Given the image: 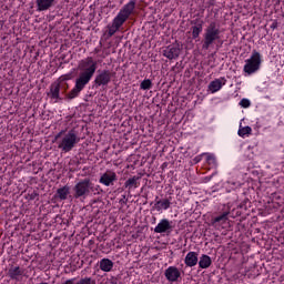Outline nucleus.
<instances>
[{
    "label": "nucleus",
    "instance_id": "nucleus-6",
    "mask_svg": "<svg viewBox=\"0 0 284 284\" xmlns=\"http://www.w3.org/2000/svg\"><path fill=\"white\" fill-rule=\"evenodd\" d=\"M114 77H116V72H112L111 70H98V74L94 79L95 88L108 87Z\"/></svg>",
    "mask_w": 284,
    "mask_h": 284
},
{
    "label": "nucleus",
    "instance_id": "nucleus-3",
    "mask_svg": "<svg viewBox=\"0 0 284 284\" xmlns=\"http://www.w3.org/2000/svg\"><path fill=\"white\" fill-rule=\"evenodd\" d=\"M221 39V28L216 21H211L204 30L202 50H210Z\"/></svg>",
    "mask_w": 284,
    "mask_h": 284
},
{
    "label": "nucleus",
    "instance_id": "nucleus-26",
    "mask_svg": "<svg viewBox=\"0 0 284 284\" xmlns=\"http://www.w3.org/2000/svg\"><path fill=\"white\" fill-rule=\"evenodd\" d=\"M72 77H73L72 73H67V74H63L60 78H58V80H55V81L59 82L61 85V83H65V81H70L72 79Z\"/></svg>",
    "mask_w": 284,
    "mask_h": 284
},
{
    "label": "nucleus",
    "instance_id": "nucleus-34",
    "mask_svg": "<svg viewBox=\"0 0 284 284\" xmlns=\"http://www.w3.org/2000/svg\"><path fill=\"white\" fill-rule=\"evenodd\" d=\"M62 284H74V278L67 280Z\"/></svg>",
    "mask_w": 284,
    "mask_h": 284
},
{
    "label": "nucleus",
    "instance_id": "nucleus-25",
    "mask_svg": "<svg viewBox=\"0 0 284 284\" xmlns=\"http://www.w3.org/2000/svg\"><path fill=\"white\" fill-rule=\"evenodd\" d=\"M75 284H97V280L92 277H82Z\"/></svg>",
    "mask_w": 284,
    "mask_h": 284
},
{
    "label": "nucleus",
    "instance_id": "nucleus-22",
    "mask_svg": "<svg viewBox=\"0 0 284 284\" xmlns=\"http://www.w3.org/2000/svg\"><path fill=\"white\" fill-rule=\"evenodd\" d=\"M58 197L61 201H65L68 199V194H70V186L65 185L57 190Z\"/></svg>",
    "mask_w": 284,
    "mask_h": 284
},
{
    "label": "nucleus",
    "instance_id": "nucleus-10",
    "mask_svg": "<svg viewBox=\"0 0 284 284\" xmlns=\"http://www.w3.org/2000/svg\"><path fill=\"white\" fill-rule=\"evenodd\" d=\"M174 226H172V222L168 219L161 220V222L155 226V234H165V232H172Z\"/></svg>",
    "mask_w": 284,
    "mask_h": 284
},
{
    "label": "nucleus",
    "instance_id": "nucleus-33",
    "mask_svg": "<svg viewBox=\"0 0 284 284\" xmlns=\"http://www.w3.org/2000/svg\"><path fill=\"white\" fill-rule=\"evenodd\" d=\"M271 28L272 30H276L278 28V22L277 21H274L272 24H271Z\"/></svg>",
    "mask_w": 284,
    "mask_h": 284
},
{
    "label": "nucleus",
    "instance_id": "nucleus-18",
    "mask_svg": "<svg viewBox=\"0 0 284 284\" xmlns=\"http://www.w3.org/2000/svg\"><path fill=\"white\" fill-rule=\"evenodd\" d=\"M23 274H24L23 268L19 266L11 267L8 273V275L10 276V278H12V281H19V276H23Z\"/></svg>",
    "mask_w": 284,
    "mask_h": 284
},
{
    "label": "nucleus",
    "instance_id": "nucleus-20",
    "mask_svg": "<svg viewBox=\"0 0 284 284\" xmlns=\"http://www.w3.org/2000/svg\"><path fill=\"white\" fill-rule=\"evenodd\" d=\"M211 265H212V257L203 254L199 261V266L201 267V270H207V267H210Z\"/></svg>",
    "mask_w": 284,
    "mask_h": 284
},
{
    "label": "nucleus",
    "instance_id": "nucleus-17",
    "mask_svg": "<svg viewBox=\"0 0 284 284\" xmlns=\"http://www.w3.org/2000/svg\"><path fill=\"white\" fill-rule=\"evenodd\" d=\"M139 181H141V176L134 175L132 178H129L124 183L125 190H129L130 192V190H132L133 187L134 189L139 187L141 185Z\"/></svg>",
    "mask_w": 284,
    "mask_h": 284
},
{
    "label": "nucleus",
    "instance_id": "nucleus-14",
    "mask_svg": "<svg viewBox=\"0 0 284 284\" xmlns=\"http://www.w3.org/2000/svg\"><path fill=\"white\" fill-rule=\"evenodd\" d=\"M55 0H36L38 12H45V10H50L53 8Z\"/></svg>",
    "mask_w": 284,
    "mask_h": 284
},
{
    "label": "nucleus",
    "instance_id": "nucleus-23",
    "mask_svg": "<svg viewBox=\"0 0 284 284\" xmlns=\"http://www.w3.org/2000/svg\"><path fill=\"white\" fill-rule=\"evenodd\" d=\"M221 88H223V82H221L219 79L212 81L209 85V89L211 90V92H219Z\"/></svg>",
    "mask_w": 284,
    "mask_h": 284
},
{
    "label": "nucleus",
    "instance_id": "nucleus-11",
    "mask_svg": "<svg viewBox=\"0 0 284 284\" xmlns=\"http://www.w3.org/2000/svg\"><path fill=\"white\" fill-rule=\"evenodd\" d=\"M179 54H181V49L179 45L171 44L163 50V57H166V59H179Z\"/></svg>",
    "mask_w": 284,
    "mask_h": 284
},
{
    "label": "nucleus",
    "instance_id": "nucleus-27",
    "mask_svg": "<svg viewBox=\"0 0 284 284\" xmlns=\"http://www.w3.org/2000/svg\"><path fill=\"white\" fill-rule=\"evenodd\" d=\"M245 134H252V128L244 126L239 130V136H245Z\"/></svg>",
    "mask_w": 284,
    "mask_h": 284
},
{
    "label": "nucleus",
    "instance_id": "nucleus-9",
    "mask_svg": "<svg viewBox=\"0 0 284 284\" xmlns=\"http://www.w3.org/2000/svg\"><path fill=\"white\" fill-rule=\"evenodd\" d=\"M164 276L169 283H179L181 278V271L176 266H170L165 270Z\"/></svg>",
    "mask_w": 284,
    "mask_h": 284
},
{
    "label": "nucleus",
    "instance_id": "nucleus-19",
    "mask_svg": "<svg viewBox=\"0 0 284 284\" xmlns=\"http://www.w3.org/2000/svg\"><path fill=\"white\" fill-rule=\"evenodd\" d=\"M114 262H112L110 258H103L100 261V270H102V272H112Z\"/></svg>",
    "mask_w": 284,
    "mask_h": 284
},
{
    "label": "nucleus",
    "instance_id": "nucleus-31",
    "mask_svg": "<svg viewBox=\"0 0 284 284\" xmlns=\"http://www.w3.org/2000/svg\"><path fill=\"white\" fill-rule=\"evenodd\" d=\"M29 199L30 201H34V199H39V193L32 192L31 194H29Z\"/></svg>",
    "mask_w": 284,
    "mask_h": 284
},
{
    "label": "nucleus",
    "instance_id": "nucleus-28",
    "mask_svg": "<svg viewBox=\"0 0 284 284\" xmlns=\"http://www.w3.org/2000/svg\"><path fill=\"white\" fill-rule=\"evenodd\" d=\"M206 163L209 165H216V159L213 155H207L206 156Z\"/></svg>",
    "mask_w": 284,
    "mask_h": 284
},
{
    "label": "nucleus",
    "instance_id": "nucleus-21",
    "mask_svg": "<svg viewBox=\"0 0 284 284\" xmlns=\"http://www.w3.org/2000/svg\"><path fill=\"white\" fill-rule=\"evenodd\" d=\"M227 216H230V212H223L221 215H217L212 219L213 225H223V223H227Z\"/></svg>",
    "mask_w": 284,
    "mask_h": 284
},
{
    "label": "nucleus",
    "instance_id": "nucleus-32",
    "mask_svg": "<svg viewBox=\"0 0 284 284\" xmlns=\"http://www.w3.org/2000/svg\"><path fill=\"white\" fill-rule=\"evenodd\" d=\"M64 132H65V131H60V132L55 135L54 141H59V140L61 139V136H63Z\"/></svg>",
    "mask_w": 284,
    "mask_h": 284
},
{
    "label": "nucleus",
    "instance_id": "nucleus-30",
    "mask_svg": "<svg viewBox=\"0 0 284 284\" xmlns=\"http://www.w3.org/2000/svg\"><path fill=\"white\" fill-rule=\"evenodd\" d=\"M240 105L242 108H250L251 103H250V100L247 99H242L241 102H240Z\"/></svg>",
    "mask_w": 284,
    "mask_h": 284
},
{
    "label": "nucleus",
    "instance_id": "nucleus-4",
    "mask_svg": "<svg viewBox=\"0 0 284 284\" xmlns=\"http://www.w3.org/2000/svg\"><path fill=\"white\" fill-rule=\"evenodd\" d=\"M91 192H94L92 180L83 179L73 186V199H87Z\"/></svg>",
    "mask_w": 284,
    "mask_h": 284
},
{
    "label": "nucleus",
    "instance_id": "nucleus-15",
    "mask_svg": "<svg viewBox=\"0 0 284 284\" xmlns=\"http://www.w3.org/2000/svg\"><path fill=\"white\" fill-rule=\"evenodd\" d=\"M155 204H154V209L158 212H161V210H170V206L172 205V202L170 201V199H163V200H159V196L155 197Z\"/></svg>",
    "mask_w": 284,
    "mask_h": 284
},
{
    "label": "nucleus",
    "instance_id": "nucleus-12",
    "mask_svg": "<svg viewBox=\"0 0 284 284\" xmlns=\"http://www.w3.org/2000/svg\"><path fill=\"white\" fill-rule=\"evenodd\" d=\"M60 92H61V83L55 81L51 84L48 97L50 99H55L57 101H59L61 99Z\"/></svg>",
    "mask_w": 284,
    "mask_h": 284
},
{
    "label": "nucleus",
    "instance_id": "nucleus-8",
    "mask_svg": "<svg viewBox=\"0 0 284 284\" xmlns=\"http://www.w3.org/2000/svg\"><path fill=\"white\" fill-rule=\"evenodd\" d=\"M119 181V178L116 176V172L112 170H106L99 180V183L102 185H105V187H110V185H114Z\"/></svg>",
    "mask_w": 284,
    "mask_h": 284
},
{
    "label": "nucleus",
    "instance_id": "nucleus-29",
    "mask_svg": "<svg viewBox=\"0 0 284 284\" xmlns=\"http://www.w3.org/2000/svg\"><path fill=\"white\" fill-rule=\"evenodd\" d=\"M70 84H68V82H61L60 90H62L63 93L68 92Z\"/></svg>",
    "mask_w": 284,
    "mask_h": 284
},
{
    "label": "nucleus",
    "instance_id": "nucleus-24",
    "mask_svg": "<svg viewBox=\"0 0 284 284\" xmlns=\"http://www.w3.org/2000/svg\"><path fill=\"white\" fill-rule=\"evenodd\" d=\"M141 90H151L152 89V80L146 79L143 80L140 84Z\"/></svg>",
    "mask_w": 284,
    "mask_h": 284
},
{
    "label": "nucleus",
    "instance_id": "nucleus-5",
    "mask_svg": "<svg viewBox=\"0 0 284 284\" xmlns=\"http://www.w3.org/2000/svg\"><path fill=\"white\" fill-rule=\"evenodd\" d=\"M79 141H81V138H79L77 130L71 129L58 143V148L59 150H62V152H72V149L77 146Z\"/></svg>",
    "mask_w": 284,
    "mask_h": 284
},
{
    "label": "nucleus",
    "instance_id": "nucleus-1",
    "mask_svg": "<svg viewBox=\"0 0 284 284\" xmlns=\"http://www.w3.org/2000/svg\"><path fill=\"white\" fill-rule=\"evenodd\" d=\"M78 69L80 74L75 80V87L67 94L69 100L77 99L88 83L92 81V77L97 72V61L92 57H88L79 62Z\"/></svg>",
    "mask_w": 284,
    "mask_h": 284
},
{
    "label": "nucleus",
    "instance_id": "nucleus-2",
    "mask_svg": "<svg viewBox=\"0 0 284 284\" xmlns=\"http://www.w3.org/2000/svg\"><path fill=\"white\" fill-rule=\"evenodd\" d=\"M135 9L136 0H130V2L124 4L119 11L118 16L113 19L112 24H108V37H114V34L121 30L125 21H128V19L134 14Z\"/></svg>",
    "mask_w": 284,
    "mask_h": 284
},
{
    "label": "nucleus",
    "instance_id": "nucleus-36",
    "mask_svg": "<svg viewBox=\"0 0 284 284\" xmlns=\"http://www.w3.org/2000/svg\"><path fill=\"white\" fill-rule=\"evenodd\" d=\"M194 161H195V163H199V161H201V159L195 158Z\"/></svg>",
    "mask_w": 284,
    "mask_h": 284
},
{
    "label": "nucleus",
    "instance_id": "nucleus-13",
    "mask_svg": "<svg viewBox=\"0 0 284 284\" xmlns=\"http://www.w3.org/2000/svg\"><path fill=\"white\" fill-rule=\"evenodd\" d=\"M186 267H194L199 263V253L189 252L184 258Z\"/></svg>",
    "mask_w": 284,
    "mask_h": 284
},
{
    "label": "nucleus",
    "instance_id": "nucleus-16",
    "mask_svg": "<svg viewBox=\"0 0 284 284\" xmlns=\"http://www.w3.org/2000/svg\"><path fill=\"white\" fill-rule=\"evenodd\" d=\"M191 23H195L194 27L191 28L192 30V39H199L201 33L203 32V20H196V21H191Z\"/></svg>",
    "mask_w": 284,
    "mask_h": 284
},
{
    "label": "nucleus",
    "instance_id": "nucleus-35",
    "mask_svg": "<svg viewBox=\"0 0 284 284\" xmlns=\"http://www.w3.org/2000/svg\"><path fill=\"white\" fill-rule=\"evenodd\" d=\"M240 210H243V207H245V201L242 202L240 205H239Z\"/></svg>",
    "mask_w": 284,
    "mask_h": 284
},
{
    "label": "nucleus",
    "instance_id": "nucleus-7",
    "mask_svg": "<svg viewBox=\"0 0 284 284\" xmlns=\"http://www.w3.org/2000/svg\"><path fill=\"white\" fill-rule=\"evenodd\" d=\"M261 68V53L253 51L251 59L246 60L244 72L246 74H254Z\"/></svg>",
    "mask_w": 284,
    "mask_h": 284
}]
</instances>
